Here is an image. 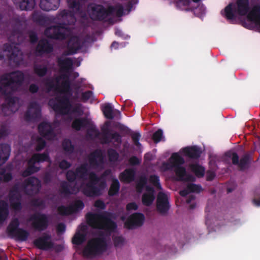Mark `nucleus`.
<instances>
[{
  "label": "nucleus",
  "instance_id": "obj_1",
  "mask_svg": "<svg viewBox=\"0 0 260 260\" xmlns=\"http://www.w3.org/2000/svg\"><path fill=\"white\" fill-rule=\"evenodd\" d=\"M259 10V7H253L250 4L248 0H237L235 4H231L225 7L222 14L229 19L244 16L260 27Z\"/></svg>",
  "mask_w": 260,
  "mask_h": 260
},
{
  "label": "nucleus",
  "instance_id": "obj_2",
  "mask_svg": "<svg viewBox=\"0 0 260 260\" xmlns=\"http://www.w3.org/2000/svg\"><path fill=\"white\" fill-rule=\"evenodd\" d=\"M200 153V150L197 147H187L184 148L180 153L173 154L169 159L168 164H164L163 169L164 170H173L179 179L182 180H192L193 177L188 176L183 168L180 166L183 164V156H187L191 157H197Z\"/></svg>",
  "mask_w": 260,
  "mask_h": 260
},
{
  "label": "nucleus",
  "instance_id": "obj_3",
  "mask_svg": "<svg viewBox=\"0 0 260 260\" xmlns=\"http://www.w3.org/2000/svg\"><path fill=\"white\" fill-rule=\"evenodd\" d=\"M106 246V243L103 239H94L88 243L83 253L85 255L89 256L103 251L105 250Z\"/></svg>",
  "mask_w": 260,
  "mask_h": 260
},
{
  "label": "nucleus",
  "instance_id": "obj_4",
  "mask_svg": "<svg viewBox=\"0 0 260 260\" xmlns=\"http://www.w3.org/2000/svg\"><path fill=\"white\" fill-rule=\"evenodd\" d=\"M141 188L144 190L142 197V202L144 205L149 206L153 203L155 198L153 191L148 187L144 180L141 181L137 186L139 191H140Z\"/></svg>",
  "mask_w": 260,
  "mask_h": 260
},
{
  "label": "nucleus",
  "instance_id": "obj_5",
  "mask_svg": "<svg viewBox=\"0 0 260 260\" xmlns=\"http://www.w3.org/2000/svg\"><path fill=\"white\" fill-rule=\"evenodd\" d=\"M88 222L92 226L98 228L113 230L115 227L114 223L111 220L101 216L93 217V219H89Z\"/></svg>",
  "mask_w": 260,
  "mask_h": 260
},
{
  "label": "nucleus",
  "instance_id": "obj_6",
  "mask_svg": "<svg viewBox=\"0 0 260 260\" xmlns=\"http://www.w3.org/2000/svg\"><path fill=\"white\" fill-rule=\"evenodd\" d=\"M142 214L137 213L131 215L125 221V226L129 229L141 225L144 221Z\"/></svg>",
  "mask_w": 260,
  "mask_h": 260
},
{
  "label": "nucleus",
  "instance_id": "obj_7",
  "mask_svg": "<svg viewBox=\"0 0 260 260\" xmlns=\"http://www.w3.org/2000/svg\"><path fill=\"white\" fill-rule=\"evenodd\" d=\"M157 209L162 214L166 213L169 209L167 196L162 192H159L158 194Z\"/></svg>",
  "mask_w": 260,
  "mask_h": 260
},
{
  "label": "nucleus",
  "instance_id": "obj_8",
  "mask_svg": "<svg viewBox=\"0 0 260 260\" xmlns=\"http://www.w3.org/2000/svg\"><path fill=\"white\" fill-rule=\"evenodd\" d=\"M89 9L92 19H102L107 14L106 11L101 6H91Z\"/></svg>",
  "mask_w": 260,
  "mask_h": 260
},
{
  "label": "nucleus",
  "instance_id": "obj_9",
  "mask_svg": "<svg viewBox=\"0 0 260 260\" xmlns=\"http://www.w3.org/2000/svg\"><path fill=\"white\" fill-rule=\"evenodd\" d=\"M59 0H41L40 6L45 11L55 10L57 8Z\"/></svg>",
  "mask_w": 260,
  "mask_h": 260
},
{
  "label": "nucleus",
  "instance_id": "obj_10",
  "mask_svg": "<svg viewBox=\"0 0 260 260\" xmlns=\"http://www.w3.org/2000/svg\"><path fill=\"white\" fill-rule=\"evenodd\" d=\"M10 148L7 145H0V165L4 164L8 158Z\"/></svg>",
  "mask_w": 260,
  "mask_h": 260
},
{
  "label": "nucleus",
  "instance_id": "obj_11",
  "mask_svg": "<svg viewBox=\"0 0 260 260\" xmlns=\"http://www.w3.org/2000/svg\"><path fill=\"white\" fill-rule=\"evenodd\" d=\"M35 244L41 249H47L50 246V239L48 238H42L35 241Z\"/></svg>",
  "mask_w": 260,
  "mask_h": 260
},
{
  "label": "nucleus",
  "instance_id": "obj_12",
  "mask_svg": "<svg viewBox=\"0 0 260 260\" xmlns=\"http://www.w3.org/2000/svg\"><path fill=\"white\" fill-rule=\"evenodd\" d=\"M85 240L84 229L78 231L73 239V242L76 244H81Z\"/></svg>",
  "mask_w": 260,
  "mask_h": 260
},
{
  "label": "nucleus",
  "instance_id": "obj_13",
  "mask_svg": "<svg viewBox=\"0 0 260 260\" xmlns=\"http://www.w3.org/2000/svg\"><path fill=\"white\" fill-rule=\"evenodd\" d=\"M201 190L200 186L193 184H189L186 190H182L180 191V194L182 196H185L190 192H199Z\"/></svg>",
  "mask_w": 260,
  "mask_h": 260
},
{
  "label": "nucleus",
  "instance_id": "obj_14",
  "mask_svg": "<svg viewBox=\"0 0 260 260\" xmlns=\"http://www.w3.org/2000/svg\"><path fill=\"white\" fill-rule=\"evenodd\" d=\"M113 108L111 104H106L103 106V111L105 116L109 119L113 117Z\"/></svg>",
  "mask_w": 260,
  "mask_h": 260
},
{
  "label": "nucleus",
  "instance_id": "obj_15",
  "mask_svg": "<svg viewBox=\"0 0 260 260\" xmlns=\"http://www.w3.org/2000/svg\"><path fill=\"white\" fill-rule=\"evenodd\" d=\"M18 222L17 220H14L9 226L8 230L12 235H17L21 231L18 229Z\"/></svg>",
  "mask_w": 260,
  "mask_h": 260
},
{
  "label": "nucleus",
  "instance_id": "obj_16",
  "mask_svg": "<svg viewBox=\"0 0 260 260\" xmlns=\"http://www.w3.org/2000/svg\"><path fill=\"white\" fill-rule=\"evenodd\" d=\"M134 172L132 170H126L120 176L121 180L124 182H129L133 179Z\"/></svg>",
  "mask_w": 260,
  "mask_h": 260
},
{
  "label": "nucleus",
  "instance_id": "obj_17",
  "mask_svg": "<svg viewBox=\"0 0 260 260\" xmlns=\"http://www.w3.org/2000/svg\"><path fill=\"white\" fill-rule=\"evenodd\" d=\"M191 169L195 173L197 176L200 177L203 176L205 173L204 169L201 166L197 165H192Z\"/></svg>",
  "mask_w": 260,
  "mask_h": 260
},
{
  "label": "nucleus",
  "instance_id": "obj_18",
  "mask_svg": "<svg viewBox=\"0 0 260 260\" xmlns=\"http://www.w3.org/2000/svg\"><path fill=\"white\" fill-rule=\"evenodd\" d=\"M119 189V182L117 180H115L113 181V183L110 187L109 190V194L113 195L115 194Z\"/></svg>",
  "mask_w": 260,
  "mask_h": 260
},
{
  "label": "nucleus",
  "instance_id": "obj_19",
  "mask_svg": "<svg viewBox=\"0 0 260 260\" xmlns=\"http://www.w3.org/2000/svg\"><path fill=\"white\" fill-rule=\"evenodd\" d=\"M50 128V125L48 123H43L40 125L39 129L40 132L44 134L46 138H48V134L46 133V131H48Z\"/></svg>",
  "mask_w": 260,
  "mask_h": 260
},
{
  "label": "nucleus",
  "instance_id": "obj_20",
  "mask_svg": "<svg viewBox=\"0 0 260 260\" xmlns=\"http://www.w3.org/2000/svg\"><path fill=\"white\" fill-rule=\"evenodd\" d=\"M12 82H18L21 80L23 78V75L21 72H16L11 75Z\"/></svg>",
  "mask_w": 260,
  "mask_h": 260
},
{
  "label": "nucleus",
  "instance_id": "obj_21",
  "mask_svg": "<svg viewBox=\"0 0 260 260\" xmlns=\"http://www.w3.org/2000/svg\"><path fill=\"white\" fill-rule=\"evenodd\" d=\"M163 138L162 132L161 130H158L156 132L153 137V140L155 142H158L161 141Z\"/></svg>",
  "mask_w": 260,
  "mask_h": 260
},
{
  "label": "nucleus",
  "instance_id": "obj_22",
  "mask_svg": "<svg viewBox=\"0 0 260 260\" xmlns=\"http://www.w3.org/2000/svg\"><path fill=\"white\" fill-rule=\"evenodd\" d=\"M84 192L89 196H92L96 194L94 192L92 184H91L87 185V189H84Z\"/></svg>",
  "mask_w": 260,
  "mask_h": 260
},
{
  "label": "nucleus",
  "instance_id": "obj_23",
  "mask_svg": "<svg viewBox=\"0 0 260 260\" xmlns=\"http://www.w3.org/2000/svg\"><path fill=\"white\" fill-rule=\"evenodd\" d=\"M46 224V219L44 217H41L38 219L37 223H35V226L39 229H41L43 226Z\"/></svg>",
  "mask_w": 260,
  "mask_h": 260
},
{
  "label": "nucleus",
  "instance_id": "obj_24",
  "mask_svg": "<svg viewBox=\"0 0 260 260\" xmlns=\"http://www.w3.org/2000/svg\"><path fill=\"white\" fill-rule=\"evenodd\" d=\"M48 157L45 154H37L34 156L33 159L35 161H42L47 160Z\"/></svg>",
  "mask_w": 260,
  "mask_h": 260
},
{
  "label": "nucleus",
  "instance_id": "obj_25",
  "mask_svg": "<svg viewBox=\"0 0 260 260\" xmlns=\"http://www.w3.org/2000/svg\"><path fill=\"white\" fill-rule=\"evenodd\" d=\"M149 181L151 183H152L154 186L160 189V187L158 183V179L157 176H151L150 178Z\"/></svg>",
  "mask_w": 260,
  "mask_h": 260
},
{
  "label": "nucleus",
  "instance_id": "obj_26",
  "mask_svg": "<svg viewBox=\"0 0 260 260\" xmlns=\"http://www.w3.org/2000/svg\"><path fill=\"white\" fill-rule=\"evenodd\" d=\"M70 108V105H69L68 102L64 103L61 105V109L60 110V112L62 113H66L68 112V110L67 109H68Z\"/></svg>",
  "mask_w": 260,
  "mask_h": 260
},
{
  "label": "nucleus",
  "instance_id": "obj_27",
  "mask_svg": "<svg viewBox=\"0 0 260 260\" xmlns=\"http://www.w3.org/2000/svg\"><path fill=\"white\" fill-rule=\"evenodd\" d=\"M83 123L80 120H76L74 121L73 123V127L76 129H80L81 126L83 125Z\"/></svg>",
  "mask_w": 260,
  "mask_h": 260
},
{
  "label": "nucleus",
  "instance_id": "obj_28",
  "mask_svg": "<svg viewBox=\"0 0 260 260\" xmlns=\"http://www.w3.org/2000/svg\"><path fill=\"white\" fill-rule=\"evenodd\" d=\"M137 208H138L137 205L135 203H132L128 204L127 205L126 209L127 211H131L132 210H136L137 209Z\"/></svg>",
  "mask_w": 260,
  "mask_h": 260
},
{
  "label": "nucleus",
  "instance_id": "obj_29",
  "mask_svg": "<svg viewBox=\"0 0 260 260\" xmlns=\"http://www.w3.org/2000/svg\"><path fill=\"white\" fill-rule=\"evenodd\" d=\"M123 239L120 237L115 238L114 239V244L116 246L121 245L123 243Z\"/></svg>",
  "mask_w": 260,
  "mask_h": 260
},
{
  "label": "nucleus",
  "instance_id": "obj_30",
  "mask_svg": "<svg viewBox=\"0 0 260 260\" xmlns=\"http://www.w3.org/2000/svg\"><path fill=\"white\" fill-rule=\"evenodd\" d=\"M60 167L62 169H66L69 167L70 164L66 161H62L60 164Z\"/></svg>",
  "mask_w": 260,
  "mask_h": 260
},
{
  "label": "nucleus",
  "instance_id": "obj_31",
  "mask_svg": "<svg viewBox=\"0 0 260 260\" xmlns=\"http://www.w3.org/2000/svg\"><path fill=\"white\" fill-rule=\"evenodd\" d=\"M232 159L233 162L234 164H236L238 161V156L236 153H233L232 154Z\"/></svg>",
  "mask_w": 260,
  "mask_h": 260
},
{
  "label": "nucleus",
  "instance_id": "obj_32",
  "mask_svg": "<svg viewBox=\"0 0 260 260\" xmlns=\"http://www.w3.org/2000/svg\"><path fill=\"white\" fill-rule=\"evenodd\" d=\"M95 206L98 208H103L104 206V205L103 202L98 201L95 202Z\"/></svg>",
  "mask_w": 260,
  "mask_h": 260
},
{
  "label": "nucleus",
  "instance_id": "obj_33",
  "mask_svg": "<svg viewBox=\"0 0 260 260\" xmlns=\"http://www.w3.org/2000/svg\"><path fill=\"white\" fill-rule=\"evenodd\" d=\"M92 96V93L88 92H86L83 94V98L85 100H88Z\"/></svg>",
  "mask_w": 260,
  "mask_h": 260
},
{
  "label": "nucleus",
  "instance_id": "obj_34",
  "mask_svg": "<svg viewBox=\"0 0 260 260\" xmlns=\"http://www.w3.org/2000/svg\"><path fill=\"white\" fill-rule=\"evenodd\" d=\"M139 159H138L137 158H136V157L132 158L130 159V162L132 164H136L139 163Z\"/></svg>",
  "mask_w": 260,
  "mask_h": 260
},
{
  "label": "nucleus",
  "instance_id": "obj_35",
  "mask_svg": "<svg viewBox=\"0 0 260 260\" xmlns=\"http://www.w3.org/2000/svg\"><path fill=\"white\" fill-rule=\"evenodd\" d=\"M214 177V173H208L207 175V178L208 180H211Z\"/></svg>",
  "mask_w": 260,
  "mask_h": 260
},
{
  "label": "nucleus",
  "instance_id": "obj_36",
  "mask_svg": "<svg viewBox=\"0 0 260 260\" xmlns=\"http://www.w3.org/2000/svg\"><path fill=\"white\" fill-rule=\"evenodd\" d=\"M30 90L32 92H35L37 90V87L35 85H31L30 87Z\"/></svg>",
  "mask_w": 260,
  "mask_h": 260
},
{
  "label": "nucleus",
  "instance_id": "obj_37",
  "mask_svg": "<svg viewBox=\"0 0 260 260\" xmlns=\"http://www.w3.org/2000/svg\"><path fill=\"white\" fill-rule=\"evenodd\" d=\"M253 203L256 206H260V201H258L256 200H254L253 201Z\"/></svg>",
  "mask_w": 260,
  "mask_h": 260
},
{
  "label": "nucleus",
  "instance_id": "obj_38",
  "mask_svg": "<svg viewBox=\"0 0 260 260\" xmlns=\"http://www.w3.org/2000/svg\"><path fill=\"white\" fill-rule=\"evenodd\" d=\"M25 2H24L20 5V8H21V9L22 10H24V9H28V8L26 6H23V5H25Z\"/></svg>",
  "mask_w": 260,
  "mask_h": 260
},
{
  "label": "nucleus",
  "instance_id": "obj_39",
  "mask_svg": "<svg viewBox=\"0 0 260 260\" xmlns=\"http://www.w3.org/2000/svg\"><path fill=\"white\" fill-rule=\"evenodd\" d=\"M52 37L55 38L57 39H61L62 36L60 34H56V35H54V36H52Z\"/></svg>",
  "mask_w": 260,
  "mask_h": 260
},
{
  "label": "nucleus",
  "instance_id": "obj_40",
  "mask_svg": "<svg viewBox=\"0 0 260 260\" xmlns=\"http://www.w3.org/2000/svg\"><path fill=\"white\" fill-rule=\"evenodd\" d=\"M117 46H118V44L115 42V43H113L112 44V45H111V47H112V48H117Z\"/></svg>",
  "mask_w": 260,
  "mask_h": 260
},
{
  "label": "nucleus",
  "instance_id": "obj_41",
  "mask_svg": "<svg viewBox=\"0 0 260 260\" xmlns=\"http://www.w3.org/2000/svg\"><path fill=\"white\" fill-rule=\"evenodd\" d=\"M68 1L70 5H72L74 3H75L77 1V0H68Z\"/></svg>",
  "mask_w": 260,
  "mask_h": 260
},
{
  "label": "nucleus",
  "instance_id": "obj_42",
  "mask_svg": "<svg viewBox=\"0 0 260 260\" xmlns=\"http://www.w3.org/2000/svg\"><path fill=\"white\" fill-rule=\"evenodd\" d=\"M66 62H67V63H68V64H67V67H70L71 66V64H72V63H71V61L68 59V60H66Z\"/></svg>",
  "mask_w": 260,
  "mask_h": 260
},
{
  "label": "nucleus",
  "instance_id": "obj_43",
  "mask_svg": "<svg viewBox=\"0 0 260 260\" xmlns=\"http://www.w3.org/2000/svg\"><path fill=\"white\" fill-rule=\"evenodd\" d=\"M8 176H9V175H8ZM10 177H7V176H4V179L5 180V181H8L10 179Z\"/></svg>",
  "mask_w": 260,
  "mask_h": 260
},
{
  "label": "nucleus",
  "instance_id": "obj_44",
  "mask_svg": "<svg viewBox=\"0 0 260 260\" xmlns=\"http://www.w3.org/2000/svg\"><path fill=\"white\" fill-rule=\"evenodd\" d=\"M34 182L35 183L38 184V180L37 179H33Z\"/></svg>",
  "mask_w": 260,
  "mask_h": 260
},
{
  "label": "nucleus",
  "instance_id": "obj_45",
  "mask_svg": "<svg viewBox=\"0 0 260 260\" xmlns=\"http://www.w3.org/2000/svg\"><path fill=\"white\" fill-rule=\"evenodd\" d=\"M60 212H61V213H62V214H68V212H62L61 211H60Z\"/></svg>",
  "mask_w": 260,
  "mask_h": 260
},
{
  "label": "nucleus",
  "instance_id": "obj_46",
  "mask_svg": "<svg viewBox=\"0 0 260 260\" xmlns=\"http://www.w3.org/2000/svg\"><path fill=\"white\" fill-rule=\"evenodd\" d=\"M56 29V28H50V30L54 31Z\"/></svg>",
  "mask_w": 260,
  "mask_h": 260
},
{
  "label": "nucleus",
  "instance_id": "obj_47",
  "mask_svg": "<svg viewBox=\"0 0 260 260\" xmlns=\"http://www.w3.org/2000/svg\"><path fill=\"white\" fill-rule=\"evenodd\" d=\"M193 2H198L199 0H192Z\"/></svg>",
  "mask_w": 260,
  "mask_h": 260
},
{
  "label": "nucleus",
  "instance_id": "obj_48",
  "mask_svg": "<svg viewBox=\"0 0 260 260\" xmlns=\"http://www.w3.org/2000/svg\"><path fill=\"white\" fill-rule=\"evenodd\" d=\"M70 173H69V172L68 173V174H67V176H68V177H69V175H70Z\"/></svg>",
  "mask_w": 260,
  "mask_h": 260
},
{
  "label": "nucleus",
  "instance_id": "obj_49",
  "mask_svg": "<svg viewBox=\"0 0 260 260\" xmlns=\"http://www.w3.org/2000/svg\"><path fill=\"white\" fill-rule=\"evenodd\" d=\"M28 174V173H24V175H27Z\"/></svg>",
  "mask_w": 260,
  "mask_h": 260
},
{
  "label": "nucleus",
  "instance_id": "obj_50",
  "mask_svg": "<svg viewBox=\"0 0 260 260\" xmlns=\"http://www.w3.org/2000/svg\"><path fill=\"white\" fill-rule=\"evenodd\" d=\"M60 32H62L63 31H64V30H63L62 29H61V30H60Z\"/></svg>",
  "mask_w": 260,
  "mask_h": 260
},
{
  "label": "nucleus",
  "instance_id": "obj_51",
  "mask_svg": "<svg viewBox=\"0 0 260 260\" xmlns=\"http://www.w3.org/2000/svg\"><path fill=\"white\" fill-rule=\"evenodd\" d=\"M42 50H45V48L44 47H43V48H42Z\"/></svg>",
  "mask_w": 260,
  "mask_h": 260
},
{
  "label": "nucleus",
  "instance_id": "obj_52",
  "mask_svg": "<svg viewBox=\"0 0 260 260\" xmlns=\"http://www.w3.org/2000/svg\"><path fill=\"white\" fill-rule=\"evenodd\" d=\"M0 178H1V179H2V175H1V176H0Z\"/></svg>",
  "mask_w": 260,
  "mask_h": 260
},
{
  "label": "nucleus",
  "instance_id": "obj_53",
  "mask_svg": "<svg viewBox=\"0 0 260 260\" xmlns=\"http://www.w3.org/2000/svg\"><path fill=\"white\" fill-rule=\"evenodd\" d=\"M56 110H57V108H54Z\"/></svg>",
  "mask_w": 260,
  "mask_h": 260
}]
</instances>
